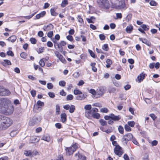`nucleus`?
<instances>
[{
    "label": "nucleus",
    "instance_id": "de8ad7c7",
    "mask_svg": "<svg viewBox=\"0 0 160 160\" xmlns=\"http://www.w3.org/2000/svg\"><path fill=\"white\" fill-rule=\"evenodd\" d=\"M47 87L48 89H52L53 87V84L51 83H48L47 84Z\"/></svg>",
    "mask_w": 160,
    "mask_h": 160
},
{
    "label": "nucleus",
    "instance_id": "f3484780",
    "mask_svg": "<svg viewBox=\"0 0 160 160\" xmlns=\"http://www.w3.org/2000/svg\"><path fill=\"white\" fill-rule=\"evenodd\" d=\"M91 108H92V106H91V105H87L85 106V107H84L85 109L86 110H87L85 112L86 115L87 114H89L88 113V111L89 112V111L91 110L92 109Z\"/></svg>",
    "mask_w": 160,
    "mask_h": 160
},
{
    "label": "nucleus",
    "instance_id": "c9c22d12",
    "mask_svg": "<svg viewBox=\"0 0 160 160\" xmlns=\"http://www.w3.org/2000/svg\"><path fill=\"white\" fill-rule=\"evenodd\" d=\"M124 128L125 130L129 132L131 131V129L130 126L126 124L125 125Z\"/></svg>",
    "mask_w": 160,
    "mask_h": 160
},
{
    "label": "nucleus",
    "instance_id": "37998d69",
    "mask_svg": "<svg viewBox=\"0 0 160 160\" xmlns=\"http://www.w3.org/2000/svg\"><path fill=\"white\" fill-rule=\"evenodd\" d=\"M150 4L152 6H156L157 4V3L154 1L151 0L149 2Z\"/></svg>",
    "mask_w": 160,
    "mask_h": 160
},
{
    "label": "nucleus",
    "instance_id": "7c9ffc66",
    "mask_svg": "<svg viewBox=\"0 0 160 160\" xmlns=\"http://www.w3.org/2000/svg\"><path fill=\"white\" fill-rule=\"evenodd\" d=\"M39 155V153L36 150H34L32 152V157H33L34 156H38Z\"/></svg>",
    "mask_w": 160,
    "mask_h": 160
},
{
    "label": "nucleus",
    "instance_id": "a211bd4d",
    "mask_svg": "<svg viewBox=\"0 0 160 160\" xmlns=\"http://www.w3.org/2000/svg\"><path fill=\"white\" fill-rule=\"evenodd\" d=\"M133 27L131 25H129L127 27L126 31L127 32L130 33L133 30Z\"/></svg>",
    "mask_w": 160,
    "mask_h": 160
},
{
    "label": "nucleus",
    "instance_id": "052dcab7",
    "mask_svg": "<svg viewBox=\"0 0 160 160\" xmlns=\"http://www.w3.org/2000/svg\"><path fill=\"white\" fill-rule=\"evenodd\" d=\"M7 54L8 55L12 57L14 55L13 52L11 51H8L7 52Z\"/></svg>",
    "mask_w": 160,
    "mask_h": 160
},
{
    "label": "nucleus",
    "instance_id": "6ab92c4d",
    "mask_svg": "<svg viewBox=\"0 0 160 160\" xmlns=\"http://www.w3.org/2000/svg\"><path fill=\"white\" fill-rule=\"evenodd\" d=\"M17 39V37L15 35H12L11 36L9 37L8 40L12 42H15Z\"/></svg>",
    "mask_w": 160,
    "mask_h": 160
},
{
    "label": "nucleus",
    "instance_id": "7ed1b4c3",
    "mask_svg": "<svg viewBox=\"0 0 160 160\" xmlns=\"http://www.w3.org/2000/svg\"><path fill=\"white\" fill-rule=\"evenodd\" d=\"M97 3L100 8L107 9L109 8V3L107 0H97Z\"/></svg>",
    "mask_w": 160,
    "mask_h": 160
},
{
    "label": "nucleus",
    "instance_id": "0e129e2a",
    "mask_svg": "<svg viewBox=\"0 0 160 160\" xmlns=\"http://www.w3.org/2000/svg\"><path fill=\"white\" fill-rule=\"evenodd\" d=\"M44 50V48L43 47H42L41 48H39V49H38V53H41L43 52Z\"/></svg>",
    "mask_w": 160,
    "mask_h": 160
},
{
    "label": "nucleus",
    "instance_id": "6e6552de",
    "mask_svg": "<svg viewBox=\"0 0 160 160\" xmlns=\"http://www.w3.org/2000/svg\"><path fill=\"white\" fill-rule=\"evenodd\" d=\"M97 96H99V97L103 95L105 93L104 88L103 87L99 88L97 90Z\"/></svg>",
    "mask_w": 160,
    "mask_h": 160
},
{
    "label": "nucleus",
    "instance_id": "9b49d317",
    "mask_svg": "<svg viewBox=\"0 0 160 160\" xmlns=\"http://www.w3.org/2000/svg\"><path fill=\"white\" fill-rule=\"evenodd\" d=\"M139 40L140 41H142V43H145L148 46H150L151 45L150 42L146 39H143L142 38H139Z\"/></svg>",
    "mask_w": 160,
    "mask_h": 160
},
{
    "label": "nucleus",
    "instance_id": "dca6fc26",
    "mask_svg": "<svg viewBox=\"0 0 160 160\" xmlns=\"http://www.w3.org/2000/svg\"><path fill=\"white\" fill-rule=\"evenodd\" d=\"M41 139L49 142L50 140V138L49 135H45L42 137Z\"/></svg>",
    "mask_w": 160,
    "mask_h": 160
},
{
    "label": "nucleus",
    "instance_id": "69168bd1",
    "mask_svg": "<svg viewBox=\"0 0 160 160\" xmlns=\"http://www.w3.org/2000/svg\"><path fill=\"white\" fill-rule=\"evenodd\" d=\"M47 46L49 47H52L53 46L52 43L50 41H48L47 43Z\"/></svg>",
    "mask_w": 160,
    "mask_h": 160
},
{
    "label": "nucleus",
    "instance_id": "1a4fd4ad",
    "mask_svg": "<svg viewBox=\"0 0 160 160\" xmlns=\"http://www.w3.org/2000/svg\"><path fill=\"white\" fill-rule=\"evenodd\" d=\"M53 25L51 24H49L48 25L44 26L43 29L45 31H48L53 29Z\"/></svg>",
    "mask_w": 160,
    "mask_h": 160
},
{
    "label": "nucleus",
    "instance_id": "79ce46f5",
    "mask_svg": "<svg viewBox=\"0 0 160 160\" xmlns=\"http://www.w3.org/2000/svg\"><path fill=\"white\" fill-rule=\"evenodd\" d=\"M118 129L119 132L121 134H123V128L122 127L119 126L118 127Z\"/></svg>",
    "mask_w": 160,
    "mask_h": 160
},
{
    "label": "nucleus",
    "instance_id": "58836bf2",
    "mask_svg": "<svg viewBox=\"0 0 160 160\" xmlns=\"http://www.w3.org/2000/svg\"><path fill=\"white\" fill-rule=\"evenodd\" d=\"M141 27L145 31L148 30L149 29V27L148 26H146L145 24H142L141 25Z\"/></svg>",
    "mask_w": 160,
    "mask_h": 160
},
{
    "label": "nucleus",
    "instance_id": "bf43d9fd",
    "mask_svg": "<svg viewBox=\"0 0 160 160\" xmlns=\"http://www.w3.org/2000/svg\"><path fill=\"white\" fill-rule=\"evenodd\" d=\"M30 92L33 97H34L36 95V91L35 90H33L31 91Z\"/></svg>",
    "mask_w": 160,
    "mask_h": 160
},
{
    "label": "nucleus",
    "instance_id": "338daca9",
    "mask_svg": "<svg viewBox=\"0 0 160 160\" xmlns=\"http://www.w3.org/2000/svg\"><path fill=\"white\" fill-rule=\"evenodd\" d=\"M54 53L56 56L58 58L61 55V54L58 51L55 52Z\"/></svg>",
    "mask_w": 160,
    "mask_h": 160
},
{
    "label": "nucleus",
    "instance_id": "c756f323",
    "mask_svg": "<svg viewBox=\"0 0 160 160\" xmlns=\"http://www.w3.org/2000/svg\"><path fill=\"white\" fill-rule=\"evenodd\" d=\"M50 12L52 15L53 16H56L58 15V13L56 12L54 9L52 8H51L50 10Z\"/></svg>",
    "mask_w": 160,
    "mask_h": 160
},
{
    "label": "nucleus",
    "instance_id": "774afa93",
    "mask_svg": "<svg viewBox=\"0 0 160 160\" xmlns=\"http://www.w3.org/2000/svg\"><path fill=\"white\" fill-rule=\"evenodd\" d=\"M116 17L117 18L121 19L122 18V15L121 13H117Z\"/></svg>",
    "mask_w": 160,
    "mask_h": 160
},
{
    "label": "nucleus",
    "instance_id": "a19ab883",
    "mask_svg": "<svg viewBox=\"0 0 160 160\" xmlns=\"http://www.w3.org/2000/svg\"><path fill=\"white\" fill-rule=\"evenodd\" d=\"M73 93L75 95H80L82 94V92L78 90H74L73 91Z\"/></svg>",
    "mask_w": 160,
    "mask_h": 160
},
{
    "label": "nucleus",
    "instance_id": "e2e57ef3",
    "mask_svg": "<svg viewBox=\"0 0 160 160\" xmlns=\"http://www.w3.org/2000/svg\"><path fill=\"white\" fill-rule=\"evenodd\" d=\"M67 38L70 41H72L73 40V37L72 36L70 35H68L67 36Z\"/></svg>",
    "mask_w": 160,
    "mask_h": 160
},
{
    "label": "nucleus",
    "instance_id": "2f4dec72",
    "mask_svg": "<svg viewBox=\"0 0 160 160\" xmlns=\"http://www.w3.org/2000/svg\"><path fill=\"white\" fill-rule=\"evenodd\" d=\"M75 107L73 105H71L69 109V112L71 113H73L75 110Z\"/></svg>",
    "mask_w": 160,
    "mask_h": 160
},
{
    "label": "nucleus",
    "instance_id": "3c124183",
    "mask_svg": "<svg viewBox=\"0 0 160 160\" xmlns=\"http://www.w3.org/2000/svg\"><path fill=\"white\" fill-rule=\"evenodd\" d=\"M27 54L25 52H22L20 54L21 57L23 58H26L27 56Z\"/></svg>",
    "mask_w": 160,
    "mask_h": 160
},
{
    "label": "nucleus",
    "instance_id": "f257e3e1",
    "mask_svg": "<svg viewBox=\"0 0 160 160\" xmlns=\"http://www.w3.org/2000/svg\"><path fill=\"white\" fill-rule=\"evenodd\" d=\"M14 107L11 105V101L8 99H0V113L5 115H10L12 114Z\"/></svg>",
    "mask_w": 160,
    "mask_h": 160
},
{
    "label": "nucleus",
    "instance_id": "412c9836",
    "mask_svg": "<svg viewBox=\"0 0 160 160\" xmlns=\"http://www.w3.org/2000/svg\"><path fill=\"white\" fill-rule=\"evenodd\" d=\"M24 154L28 157H32V152L30 150H25L24 152Z\"/></svg>",
    "mask_w": 160,
    "mask_h": 160
},
{
    "label": "nucleus",
    "instance_id": "4468645a",
    "mask_svg": "<svg viewBox=\"0 0 160 160\" xmlns=\"http://www.w3.org/2000/svg\"><path fill=\"white\" fill-rule=\"evenodd\" d=\"M89 92L92 94L93 98H99V96H97V92L93 89H91L89 91Z\"/></svg>",
    "mask_w": 160,
    "mask_h": 160
},
{
    "label": "nucleus",
    "instance_id": "5701e85b",
    "mask_svg": "<svg viewBox=\"0 0 160 160\" xmlns=\"http://www.w3.org/2000/svg\"><path fill=\"white\" fill-rule=\"evenodd\" d=\"M98 112V109L96 108H93L89 112L88 111V113L89 114L94 113L95 112Z\"/></svg>",
    "mask_w": 160,
    "mask_h": 160
},
{
    "label": "nucleus",
    "instance_id": "a878e982",
    "mask_svg": "<svg viewBox=\"0 0 160 160\" xmlns=\"http://www.w3.org/2000/svg\"><path fill=\"white\" fill-rule=\"evenodd\" d=\"M68 2L67 0H64L62 2L61 6L62 7H64L68 5Z\"/></svg>",
    "mask_w": 160,
    "mask_h": 160
},
{
    "label": "nucleus",
    "instance_id": "f8f14e48",
    "mask_svg": "<svg viewBox=\"0 0 160 160\" xmlns=\"http://www.w3.org/2000/svg\"><path fill=\"white\" fill-rule=\"evenodd\" d=\"M75 156L76 158H78V160H86V157L80 154L79 152L76 153Z\"/></svg>",
    "mask_w": 160,
    "mask_h": 160
},
{
    "label": "nucleus",
    "instance_id": "603ef678",
    "mask_svg": "<svg viewBox=\"0 0 160 160\" xmlns=\"http://www.w3.org/2000/svg\"><path fill=\"white\" fill-rule=\"evenodd\" d=\"M77 19H78V21L80 23L83 22V21L82 18H81V16L78 15L77 17Z\"/></svg>",
    "mask_w": 160,
    "mask_h": 160
},
{
    "label": "nucleus",
    "instance_id": "4be33fe9",
    "mask_svg": "<svg viewBox=\"0 0 160 160\" xmlns=\"http://www.w3.org/2000/svg\"><path fill=\"white\" fill-rule=\"evenodd\" d=\"M86 98V96L84 94H80L76 97L77 99L78 100H82Z\"/></svg>",
    "mask_w": 160,
    "mask_h": 160
},
{
    "label": "nucleus",
    "instance_id": "4d7b16f0",
    "mask_svg": "<svg viewBox=\"0 0 160 160\" xmlns=\"http://www.w3.org/2000/svg\"><path fill=\"white\" fill-rule=\"evenodd\" d=\"M108 110L107 108H103L101 109V111L102 112L107 113L108 112Z\"/></svg>",
    "mask_w": 160,
    "mask_h": 160
},
{
    "label": "nucleus",
    "instance_id": "5fc2aeb1",
    "mask_svg": "<svg viewBox=\"0 0 160 160\" xmlns=\"http://www.w3.org/2000/svg\"><path fill=\"white\" fill-rule=\"evenodd\" d=\"M53 35V32L52 31L48 32L47 34L48 37L50 38H51Z\"/></svg>",
    "mask_w": 160,
    "mask_h": 160
},
{
    "label": "nucleus",
    "instance_id": "cd10ccee",
    "mask_svg": "<svg viewBox=\"0 0 160 160\" xmlns=\"http://www.w3.org/2000/svg\"><path fill=\"white\" fill-rule=\"evenodd\" d=\"M58 58L62 63H66V61L62 55H61L60 57Z\"/></svg>",
    "mask_w": 160,
    "mask_h": 160
},
{
    "label": "nucleus",
    "instance_id": "13d9d810",
    "mask_svg": "<svg viewBox=\"0 0 160 160\" xmlns=\"http://www.w3.org/2000/svg\"><path fill=\"white\" fill-rule=\"evenodd\" d=\"M55 126L58 129L61 128H62L61 124L59 123H56L55 124Z\"/></svg>",
    "mask_w": 160,
    "mask_h": 160
},
{
    "label": "nucleus",
    "instance_id": "b1692460",
    "mask_svg": "<svg viewBox=\"0 0 160 160\" xmlns=\"http://www.w3.org/2000/svg\"><path fill=\"white\" fill-rule=\"evenodd\" d=\"M90 114L92 115L93 118L97 119H98L100 118V115L98 113Z\"/></svg>",
    "mask_w": 160,
    "mask_h": 160
},
{
    "label": "nucleus",
    "instance_id": "8fccbe9b",
    "mask_svg": "<svg viewBox=\"0 0 160 160\" xmlns=\"http://www.w3.org/2000/svg\"><path fill=\"white\" fill-rule=\"evenodd\" d=\"M37 104L38 106H43L44 105V102L40 100H38L37 101Z\"/></svg>",
    "mask_w": 160,
    "mask_h": 160
},
{
    "label": "nucleus",
    "instance_id": "bb28decb",
    "mask_svg": "<svg viewBox=\"0 0 160 160\" xmlns=\"http://www.w3.org/2000/svg\"><path fill=\"white\" fill-rule=\"evenodd\" d=\"M99 122L100 124L103 126L106 125H107V122L106 121L103 119H100L99 120Z\"/></svg>",
    "mask_w": 160,
    "mask_h": 160
},
{
    "label": "nucleus",
    "instance_id": "c03bdc74",
    "mask_svg": "<svg viewBox=\"0 0 160 160\" xmlns=\"http://www.w3.org/2000/svg\"><path fill=\"white\" fill-rule=\"evenodd\" d=\"M102 49L106 51H107L108 50V44H106L102 46Z\"/></svg>",
    "mask_w": 160,
    "mask_h": 160
},
{
    "label": "nucleus",
    "instance_id": "a18cd8bd",
    "mask_svg": "<svg viewBox=\"0 0 160 160\" xmlns=\"http://www.w3.org/2000/svg\"><path fill=\"white\" fill-rule=\"evenodd\" d=\"M59 84L60 86L64 87L66 84V82L64 81H60L59 82Z\"/></svg>",
    "mask_w": 160,
    "mask_h": 160
},
{
    "label": "nucleus",
    "instance_id": "ea45409f",
    "mask_svg": "<svg viewBox=\"0 0 160 160\" xmlns=\"http://www.w3.org/2000/svg\"><path fill=\"white\" fill-rule=\"evenodd\" d=\"M30 41L31 43L33 44H35L37 42V40L34 38H30Z\"/></svg>",
    "mask_w": 160,
    "mask_h": 160
},
{
    "label": "nucleus",
    "instance_id": "f03ea898",
    "mask_svg": "<svg viewBox=\"0 0 160 160\" xmlns=\"http://www.w3.org/2000/svg\"><path fill=\"white\" fill-rule=\"evenodd\" d=\"M13 123L12 120L8 117L0 115V130H5Z\"/></svg>",
    "mask_w": 160,
    "mask_h": 160
},
{
    "label": "nucleus",
    "instance_id": "473e14b6",
    "mask_svg": "<svg viewBox=\"0 0 160 160\" xmlns=\"http://www.w3.org/2000/svg\"><path fill=\"white\" fill-rule=\"evenodd\" d=\"M128 125L129 126H130L132 127H134L135 125V122L133 121H128Z\"/></svg>",
    "mask_w": 160,
    "mask_h": 160
},
{
    "label": "nucleus",
    "instance_id": "0eeeda50",
    "mask_svg": "<svg viewBox=\"0 0 160 160\" xmlns=\"http://www.w3.org/2000/svg\"><path fill=\"white\" fill-rule=\"evenodd\" d=\"M10 93L11 92L8 90L6 89L3 87L0 86V96H8Z\"/></svg>",
    "mask_w": 160,
    "mask_h": 160
},
{
    "label": "nucleus",
    "instance_id": "393cba45",
    "mask_svg": "<svg viewBox=\"0 0 160 160\" xmlns=\"http://www.w3.org/2000/svg\"><path fill=\"white\" fill-rule=\"evenodd\" d=\"M18 132L17 130H13L11 132L10 134L11 136L12 137H13L17 134Z\"/></svg>",
    "mask_w": 160,
    "mask_h": 160
},
{
    "label": "nucleus",
    "instance_id": "680f3d73",
    "mask_svg": "<svg viewBox=\"0 0 160 160\" xmlns=\"http://www.w3.org/2000/svg\"><path fill=\"white\" fill-rule=\"evenodd\" d=\"M158 143V142L156 140H153L151 142V144L152 146H155L157 145Z\"/></svg>",
    "mask_w": 160,
    "mask_h": 160
},
{
    "label": "nucleus",
    "instance_id": "39448f33",
    "mask_svg": "<svg viewBox=\"0 0 160 160\" xmlns=\"http://www.w3.org/2000/svg\"><path fill=\"white\" fill-rule=\"evenodd\" d=\"M133 136L131 133H128L123 136L122 141L124 144H127L128 142L133 138Z\"/></svg>",
    "mask_w": 160,
    "mask_h": 160
},
{
    "label": "nucleus",
    "instance_id": "2eb2a0df",
    "mask_svg": "<svg viewBox=\"0 0 160 160\" xmlns=\"http://www.w3.org/2000/svg\"><path fill=\"white\" fill-rule=\"evenodd\" d=\"M67 115L65 113H61V121L63 123L65 122L67 120L66 118Z\"/></svg>",
    "mask_w": 160,
    "mask_h": 160
},
{
    "label": "nucleus",
    "instance_id": "e433bc0d",
    "mask_svg": "<svg viewBox=\"0 0 160 160\" xmlns=\"http://www.w3.org/2000/svg\"><path fill=\"white\" fill-rule=\"evenodd\" d=\"M88 51L91 57L94 58H95L96 56L95 54L91 50L88 49Z\"/></svg>",
    "mask_w": 160,
    "mask_h": 160
},
{
    "label": "nucleus",
    "instance_id": "6e6d98bb",
    "mask_svg": "<svg viewBox=\"0 0 160 160\" xmlns=\"http://www.w3.org/2000/svg\"><path fill=\"white\" fill-rule=\"evenodd\" d=\"M48 95L50 98H54L55 96L54 93L51 92H49L48 93Z\"/></svg>",
    "mask_w": 160,
    "mask_h": 160
},
{
    "label": "nucleus",
    "instance_id": "423d86ee",
    "mask_svg": "<svg viewBox=\"0 0 160 160\" xmlns=\"http://www.w3.org/2000/svg\"><path fill=\"white\" fill-rule=\"evenodd\" d=\"M114 151L115 153L119 157H121L123 153L122 148L119 145H117L115 147Z\"/></svg>",
    "mask_w": 160,
    "mask_h": 160
},
{
    "label": "nucleus",
    "instance_id": "c85d7f7f",
    "mask_svg": "<svg viewBox=\"0 0 160 160\" xmlns=\"http://www.w3.org/2000/svg\"><path fill=\"white\" fill-rule=\"evenodd\" d=\"M32 143H35V142L38 141V140L37 139V138L35 136H32L31 138Z\"/></svg>",
    "mask_w": 160,
    "mask_h": 160
},
{
    "label": "nucleus",
    "instance_id": "20e7f679",
    "mask_svg": "<svg viewBox=\"0 0 160 160\" xmlns=\"http://www.w3.org/2000/svg\"><path fill=\"white\" fill-rule=\"evenodd\" d=\"M78 148V144L75 143L73 145L72 147L67 148L66 149V154L68 155H71L73 152L76 151Z\"/></svg>",
    "mask_w": 160,
    "mask_h": 160
},
{
    "label": "nucleus",
    "instance_id": "49530a36",
    "mask_svg": "<svg viewBox=\"0 0 160 160\" xmlns=\"http://www.w3.org/2000/svg\"><path fill=\"white\" fill-rule=\"evenodd\" d=\"M109 93H114L116 91V89L114 88L110 87L109 89Z\"/></svg>",
    "mask_w": 160,
    "mask_h": 160
},
{
    "label": "nucleus",
    "instance_id": "09e8293b",
    "mask_svg": "<svg viewBox=\"0 0 160 160\" xmlns=\"http://www.w3.org/2000/svg\"><path fill=\"white\" fill-rule=\"evenodd\" d=\"M39 64L42 67H43L45 66V63L43 60V59H41L39 62Z\"/></svg>",
    "mask_w": 160,
    "mask_h": 160
},
{
    "label": "nucleus",
    "instance_id": "72a5a7b5",
    "mask_svg": "<svg viewBox=\"0 0 160 160\" xmlns=\"http://www.w3.org/2000/svg\"><path fill=\"white\" fill-rule=\"evenodd\" d=\"M120 7L121 9L125 10L126 8L125 3L124 2H121V5H120Z\"/></svg>",
    "mask_w": 160,
    "mask_h": 160
},
{
    "label": "nucleus",
    "instance_id": "4c0bfd02",
    "mask_svg": "<svg viewBox=\"0 0 160 160\" xmlns=\"http://www.w3.org/2000/svg\"><path fill=\"white\" fill-rule=\"evenodd\" d=\"M73 97L72 95L69 94L66 97V99L67 101L71 100L73 98Z\"/></svg>",
    "mask_w": 160,
    "mask_h": 160
},
{
    "label": "nucleus",
    "instance_id": "aec40b11",
    "mask_svg": "<svg viewBox=\"0 0 160 160\" xmlns=\"http://www.w3.org/2000/svg\"><path fill=\"white\" fill-rule=\"evenodd\" d=\"M2 64L3 66H6L8 65H11V63L9 60H4L3 62H2Z\"/></svg>",
    "mask_w": 160,
    "mask_h": 160
},
{
    "label": "nucleus",
    "instance_id": "864d4df0",
    "mask_svg": "<svg viewBox=\"0 0 160 160\" xmlns=\"http://www.w3.org/2000/svg\"><path fill=\"white\" fill-rule=\"evenodd\" d=\"M100 39L101 40H103L105 38V36L103 34H100L99 35Z\"/></svg>",
    "mask_w": 160,
    "mask_h": 160
},
{
    "label": "nucleus",
    "instance_id": "f704fd0d",
    "mask_svg": "<svg viewBox=\"0 0 160 160\" xmlns=\"http://www.w3.org/2000/svg\"><path fill=\"white\" fill-rule=\"evenodd\" d=\"M56 107V113L58 114H59L60 113V107L59 105H57Z\"/></svg>",
    "mask_w": 160,
    "mask_h": 160
},
{
    "label": "nucleus",
    "instance_id": "9d476101",
    "mask_svg": "<svg viewBox=\"0 0 160 160\" xmlns=\"http://www.w3.org/2000/svg\"><path fill=\"white\" fill-rule=\"evenodd\" d=\"M111 117L112 120L114 121H118L121 118L120 115L115 116L113 114H111Z\"/></svg>",
    "mask_w": 160,
    "mask_h": 160
},
{
    "label": "nucleus",
    "instance_id": "ddd939ff",
    "mask_svg": "<svg viewBox=\"0 0 160 160\" xmlns=\"http://www.w3.org/2000/svg\"><path fill=\"white\" fill-rule=\"evenodd\" d=\"M145 74H144L143 73L140 74L137 77L139 82H140L142 81L145 78Z\"/></svg>",
    "mask_w": 160,
    "mask_h": 160
}]
</instances>
